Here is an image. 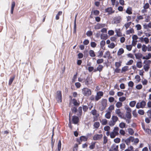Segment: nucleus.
<instances>
[{"mask_svg":"<svg viewBox=\"0 0 151 151\" xmlns=\"http://www.w3.org/2000/svg\"><path fill=\"white\" fill-rule=\"evenodd\" d=\"M128 86L131 87H133L134 86V83L132 81H129L128 83Z\"/></svg>","mask_w":151,"mask_h":151,"instance_id":"obj_48","label":"nucleus"},{"mask_svg":"<svg viewBox=\"0 0 151 151\" xmlns=\"http://www.w3.org/2000/svg\"><path fill=\"white\" fill-rule=\"evenodd\" d=\"M104 24H98L95 26L94 28L95 29H98L104 27Z\"/></svg>","mask_w":151,"mask_h":151,"instance_id":"obj_15","label":"nucleus"},{"mask_svg":"<svg viewBox=\"0 0 151 151\" xmlns=\"http://www.w3.org/2000/svg\"><path fill=\"white\" fill-rule=\"evenodd\" d=\"M1 133L3 135H5V136H6L7 134H9V130H6L4 131H2Z\"/></svg>","mask_w":151,"mask_h":151,"instance_id":"obj_36","label":"nucleus"},{"mask_svg":"<svg viewBox=\"0 0 151 151\" xmlns=\"http://www.w3.org/2000/svg\"><path fill=\"white\" fill-rule=\"evenodd\" d=\"M119 126L121 128L123 129L126 128V124L123 122H122L119 124Z\"/></svg>","mask_w":151,"mask_h":151,"instance_id":"obj_28","label":"nucleus"},{"mask_svg":"<svg viewBox=\"0 0 151 151\" xmlns=\"http://www.w3.org/2000/svg\"><path fill=\"white\" fill-rule=\"evenodd\" d=\"M61 141L60 140H59L58 145V151H60L61 148Z\"/></svg>","mask_w":151,"mask_h":151,"instance_id":"obj_42","label":"nucleus"},{"mask_svg":"<svg viewBox=\"0 0 151 151\" xmlns=\"http://www.w3.org/2000/svg\"><path fill=\"white\" fill-rule=\"evenodd\" d=\"M107 37V35L106 34H102L101 35V39H106Z\"/></svg>","mask_w":151,"mask_h":151,"instance_id":"obj_31","label":"nucleus"},{"mask_svg":"<svg viewBox=\"0 0 151 151\" xmlns=\"http://www.w3.org/2000/svg\"><path fill=\"white\" fill-rule=\"evenodd\" d=\"M120 148L122 150H124L125 147L126 145L125 144L122 143L120 145Z\"/></svg>","mask_w":151,"mask_h":151,"instance_id":"obj_52","label":"nucleus"},{"mask_svg":"<svg viewBox=\"0 0 151 151\" xmlns=\"http://www.w3.org/2000/svg\"><path fill=\"white\" fill-rule=\"evenodd\" d=\"M122 62L119 61L118 62H116L115 63V65L116 68H119L121 65Z\"/></svg>","mask_w":151,"mask_h":151,"instance_id":"obj_34","label":"nucleus"},{"mask_svg":"<svg viewBox=\"0 0 151 151\" xmlns=\"http://www.w3.org/2000/svg\"><path fill=\"white\" fill-rule=\"evenodd\" d=\"M128 131L129 133L131 135L132 134L134 133V131L132 129L129 128L128 129Z\"/></svg>","mask_w":151,"mask_h":151,"instance_id":"obj_61","label":"nucleus"},{"mask_svg":"<svg viewBox=\"0 0 151 151\" xmlns=\"http://www.w3.org/2000/svg\"><path fill=\"white\" fill-rule=\"evenodd\" d=\"M151 58V53H148L145 56L143 57V59L148 60Z\"/></svg>","mask_w":151,"mask_h":151,"instance_id":"obj_19","label":"nucleus"},{"mask_svg":"<svg viewBox=\"0 0 151 151\" xmlns=\"http://www.w3.org/2000/svg\"><path fill=\"white\" fill-rule=\"evenodd\" d=\"M126 12L129 14H132V8L130 7H128L127 9Z\"/></svg>","mask_w":151,"mask_h":151,"instance_id":"obj_18","label":"nucleus"},{"mask_svg":"<svg viewBox=\"0 0 151 151\" xmlns=\"http://www.w3.org/2000/svg\"><path fill=\"white\" fill-rule=\"evenodd\" d=\"M137 67L139 68H142V63L141 62H137L136 64Z\"/></svg>","mask_w":151,"mask_h":151,"instance_id":"obj_43","label":"nucleus"},{"mask_svg":"<svg viewBox=\"0 0 151 151\" xmlns=\"http://www.w3.org/2000/svg\"><path fill=\"white\" fill-rule=\"evenodd\" d=\"M118 118L116 116H112L111 118V120L112 122L111 123H110L109 125L111 126H113L114 125L116 122L117 121Z\"/></svg>","mask_w":151,"mask_h":151,"instance_id":"obj_8","label":"nucleus"},{"mask_svg":"<svg viewBox=\"0 0 151 151\" xmlns=\"http://www.w3.org/2000/svg\"><path fill=\"white\" fill-rule=\"evenodd\" d=\"M71 103H72L74 106H78L79 105V103L75 99H73L71 100L70 102Z\"/></svg>","mask_w":151,"mask_h":151,"instance_id":"obj_16","label":"nucleus"},{"mask_svg":"<svg viewBox=\"0 0 151 151\" xmlns=\"http://www.w3.org/2000/svg\"><path fill=\"white\" fill-rule=\"evenodd\" d=\"M108 33L110 36H112L114 35V32L113 30H111L108 31Z\"/></svg>","mask_w":151,"mask_h":151,"instance_id":"obj_46","label":"nucleus"},{"mask_svg":"<svg viewBox=\"0 0 151 151\" xmlns=\"http://www.w3.org/2000/svg\"><path fill=\"white\" fill-rule=\"evenodd\" d=\"M119 128L118 127H115L114 128V129L112 132H111L110 134V137L111 138H114L116 136L118 135L119 134Z\"/></svg>","mask_w":151,"mask_h":151,"instance_id":"obj_2","label":"nucleus"},{"mask_svg":"<svg viewBox=\"0 0 151 151\" xmlns=\"http://www.w3.org/2000/svg\"><path fill=\"white\" fill-rule=\"evenodd\" d=\"M105 44V42L104 40H102L100 43L101 47V48L103 49Z\"/></svg>","mask_w":151,"mask_h":151,"instance_id":"obj_37","label":"nucleus"},{"mask_svg":"<svg viewBox=\"0 0 151 151\" xmlns=\"http://www.w3.org/2000/svg\"><path fill=\"white\" fill-rule=\"evenodd\" d=\"M137 28V30H139L141 29L142 27L140 25L137 24L135 26Z\"/></svg>","mask_w":151,"mask_h":151,"instance_id":"obj_63","label":"nucleus"},{"mask_svg":"<svg viewBox=\"0 0 151 151\" xmlns=\"http://www.w3.org/2000/svg\"><path fill=\"white\" fill-rule=\"evenodd\" d=\"M114 106L113 105H110L108 108V111L111 112L112 111L114 110Z\"/></svg>","mask_w":151,"mask_h":151,"instance_id":"obj_24","label":"nucleus"},{"mask_svg":"<svg viewBox=\"0 0 151 151\" xmlns=\"http://www.w3.org/2000/svg\"><path fill=\"white\" fill-rule=\"evenodd\" d=\"M115 112L116 114L119 117L122 118H123V114L121 112L120 109H116L115 110Z\"/></svg>","mask_w":151,"mask_h":151,"instance_id":"obj_9","label":"nucleus"},{"mask_svg":"<svg viewBox=\"0 0 151 151\" xmlns=\"http://www.w3.org/2000/svg\"><path fill=\"white\" fill-rule=\"evenodd\" d=\"M111 112L107 111L105 115V117L107 119H109L111 116Z\"/></svg>","mask_w":151,"mask_h":151,"instance_id":"obj_22","label":"nucleus"},{"mask_svg":"<svg viewBox=\"0 0 151 151\" xmlns=\"http://www.w3.org/2000/svg\"><path fill=\"white\" fill-rule=\"evenodd\" d=\"M115 105L117 108H119L122 106V104L121 102H118Z\"/></svg>","mask_w":151,"mask_h":151,"instance_id":"obj_30","label":"nucleus"},{"mask_svg":"<svg viewBox=\"0 0 151 151\" xmlns=\"http://www.w3.org/2000/svg\"><path fill=\"white\" fill-rule=\"evenodd\" d=\"M89 53L90 56L91 57H94L96 55L94 52L93 50H90Z\"/></svg>","mask_w":151,"mask_h":151,"instance_id":"obj_35","label":"nucleus"},{"mask_svg":"<svg viewBox=\"0 0 151 151\" xmlns=\"http://www.w3.org/2000/svg\"><path fill=\"white\" fill-rule=\"evenodd\" d=\"M124 52V50L122 48H121L119 49L117 53V55L119 56L123 54Z\"/></svg>","mask_w":151,"mask_h":151,"instance_id":"obj_20","label":"nucleus"},{"mask_svg":"<svg viewBox=\"0 0 151 151\" xmlns=\"http://www.w3.org/2000/svg\"><path fill=\"white\" fill-rule=\"evenodd\" d=\"M82 93L86 96H89L91 95V91L89 89L85 88L82 89Z\"/></svg>","mask_w":151,"mask_h":151,"instance_id":"obj_4","label":"nucleus"},{"mask_svg":"<svg viewBox=\"0 0 151 151\" xmlns=\"http://www.w3.org/2000/svg\"><path fill=\"white\" fill-rule=\"evenodd\" d=\"M132 47V45H126L127 49L129 51H131V50Z\"/></svg>","mask_w":151,"mask_h":151,"instance_id":"obj_41","label":"nucleus"},{"mask_svg":"<svg viewBox=\"0 0 151 151\" xmlns=\"http://www.w3.org/2000/svg\"><path fill=\"white\" fill-rule=\"evenodd\" d=\"M103 93L101 91H99L97 93L95 97V100L98 101L99 99L101 97L103 96Z\"/></svg>","mask_w":151,"mask_h":151,"instance_id":"obj_10","label":"nucleus"},{"mask_svg":"<svg viewBox=\"0 0 151 151\" xmlns=\"http://www.w3.org/2000/svg\"><path fill=\"white\" fill-rule=\"evenodd\" d=\"M103 137L102 134H95L93 137V139L94 140H98L101 139Z\"/></svg>","mask_w":151,"mask_h":151,"instance_id":"obj_12","label":"nucleus"},{"mask_svg":"<svg viewBox=\"0 0 151 151\" xmlns=\"http://www.w3.org/2000/svg\"><path fill=\"white\" fill-rule=\"evenodd\" d=\"M140 39L142 41H144L145 43L146 44L148 43L149 42V39L145 37L143 38V37H141Z\"/></svg>","mask_w":151,"mask_h":151,"instance_id":"obj_23","label":"nucleus"},{"mask_svg":"<svg viewBox=\"0 0 151 151\" xmlns=\"http://www.w3.org/2000/svg\"><path fill=\"white\" fill-rule=\"evenodd\" d=\"M100 125V123L98 122H97L94 123L93 126L95 128H98Z\"/></svg>","mask_w":151,"mask_h":151,"instance_id":"obj_33","label":"nucleus"},{"mask_svg":"<svg viewBox=\"0 0 151 151\" xmlns=\"http://www.w3.org/2000/svg\"><path fill=\"white\" fill-rule=\"evenodd\" d=\"M87 138L85 136H82L80 137V139L81 141H86L87 140Z\"/></svg>","mask_w":151,"mask_h":151,"instance_id":"obj_40","label":"nucleus"},{"mask_svg":"<svg viewBox=\"0 0 151 151\" xmlns=\"http://www.w3.org/2000/svg\"><path fill=\"white\" fill-rule=\"evenodd\" d=\"M127 57L129 58L134 59V58L133 55L131 53H129L127 54Z\"/></svg>","mask_w":151,"mask_h":151,"instance_id":"obj_53","label":"nucleus"},{"mask_svg":"<svg viewBox=\"0 0 151 151\" xmlns=\"http://www.w3.org/2000/svg\"><path fill=\"white\" fill-rule=\"evenodd\" d=\"M84 82L86 85L91 84L93 83L91 78L89 77H88L86 80L84 81Z\"/></svg>","mask_w":151,"mask_h":151,"instance_id":"obj_11","label":"nucleus"},{"mask_svg":"<svg viewBox=\"0 0 151 151\" xmlns=\"http://www.w3.org/2000/svg\"><path fill=\"white\" fill-rule=\"evenodd\" d=\"M56 99L59 102H61L62 101V96L61 92L58 91L56 93Z\"/></svg>","mask_w":151,"mask_h":151,"instance_id":"obj_7","label":"nucleus"},{"mask_svg":"<svg viewBox=\"0 0 151 151\" xmlns=\"http://www.w3.org/2000/svg\"><path fill=\"white\" fill-rule=\"evenodd\" d=\"M135 79L138 82H139L141 80L140 77L138 75H137L135 77Z\"/></svg>","mask_w":151,"mask_h":151,"instance_id":"obj_50","label":"nucleus"},{"mask_svg":"<svg viewBox=\"0 0 151 151\" xmlns=\"http://www.w3.org/2000/svg\"><path fill=\"white\" fill-rule=\"evenodd\" d=\"M73 123L75 124H77L78 121V117L76 116H74L73 117Z\"/></svg>","mask_w":151,"mask_h":151,"instance_id":"obj_21","label":"nucleus"},{"mask_svg":"<svg viewBox=\"0 0 151 151\" xmlns=\"http://www.w3.org/2000/svg\"><path fill=\"white\" fill-rule=\"evenodd\" d=\"M15 2L12 1L10 10V13L12 15V16L13 19L17 20L19 19V14L18 12L14 11V8L15 5Z\"/></svg>","mask_w":151,"mask_h":151,"instance_id":"obj_1","label":"nucleus"},{"mask_svg":"<svg viewBox=\"0 0 151 151\" xmlns=\"http://www.w3.org/2000/svg\"><path fill=\"white\" fill-rule=\"evenodd\" d=\"M143 27L145 29L151 28V23H149L148 24H144L143 25Z\"/></svg>","mask_w":151,"mask_h":151,"instance_id":"obj_26","label":"nucleus"},{"mask_svg":"<svg viewBox=\"0 0 151 151\" xmlns=\"http://www.w3.org/2000/svg\"><path fill=\"white\" fill-rule=\"evenodd\" d=\"M138 112L139 114L141 115H143L144 114V111L142 109L139 110L138 111Z\"/></svg>","mask_w":151,"mask_h":151,"instance_id":"obj_57","label":"nucleus"},{"mask_svg":"<svg viewBox=\"0 0 151 151\" xmlns=\"http://www.w3.org/2000/svg\"><path fill=\"white\" fill-rule=\"evenodd\" d=\"M125 109L126 110V113H131L132 111L131 109L128 106H127L124 107Z\"/></svg>","mask_w":151,"mask_h":151,"instance_id":"obj_25","label":"nucleus"},{"mask_svg":"<svg viewBox=\"0 0 151 151\" xmlns=\"http://www.w3.org/2000/svg\"><path fill=\"white\" fill-rule=\"evenodd\" d=\"M142 85L140 84H138L136 86V88L138 90L141 89L142 88Z\"/></svg>","mask_w":151,"mask_h":151,"instance_id":"obj_47","label":"nucleus"},{"mask_svg":"<svg viewBox=\"0 0 151 151\" xmlns=\"http://www.w3.org/2000/svg\"><path fill=\"white\" fill-rule=\"evenodd\" d=\"M126 99V98L124 96H122L121 97H120L119 98V101L121 102H123Z\"/></svg>","mask_w":151,"mask_h":151,"instance_id":"obj_55","label":"nucleus"},{"mask_svg":"<svg viewBox=\"0 0 151 151\" xmlns=\"http://www.w3.org/2000/svg\"><path fill=\"white\" fill-rule=\"evenodd\" d=\"M136 104V101H131L130 102L129 105L130 106L132 107H134Z\"/></svg>","mask_w":151,"mask_h":151,"instance_id":"obj_29","label":"nucleus"},{"mask_svg":"<svg viewBox=\"0 0 151 151\" xmlns=\"http://www.w3.org/2000/svg\"><path fill=\"white\" fill-rule=\"evenodd\" d=\"M132 40L137 41V39H138L137 36L136 35H133L132 36Z\"/></svg>","mask_w":151,"mask_h":151,"instance_id":"obj_49","label":"nucleus"},{"mask_svg":"<svg viewBox=\"0 0 151 151\" xmlns=\"http://www.w3.org/2000/svg\"><path fill=\"white\" fill-rule=\"evenodd\" d=\"M128 70V67L127 66H124L122 68V72H124Z\"/></svg>","mask_w":151,"mask_h":151,"instance_id":"obj_51","label":"nucleus"},{"mask_svg":"<svg viewBox=\"0 0 151 151\" xmlns=\"http://www.w3.org/2000/svg\"><path fill=\"white\" fill-rule=\"evenodd\" d=\"M150 60H145L144 61V63L145 64L143 66V68L145 71H148L150 68V65L151 63Z\"/></svg>","mask_w":151,"mask_h":151,"instance_id":"obj_5","label":"nucleus"},{"mask_svg":"<svg viewBox=\"0 0 151 151\" xmlns=\"http://www.w3.org/2000/svg\"><path fill=\"white\" fill-rule=\"evenodd\" d=\"M110 40L112 41L116 42V37L115 36L111 37L110 38Z\"/></svg>","mask_w":151,"mask_h":151,"instance_id":"obj_62","label":"nucleus"},{"mask_svg":"<svg viewBox=\"0 0 151 151\" xmlns=\"http://www.w3.org/2000/svg\"><path fill=\"white\" fill-rule=\"evenodd\" d=\"M146 105V102L143 101L140 102H138L136 105V108L137 109L144 108Z\"/></svg>","mask_w":151,"mask_h":151,"instance_id":"obj_6","label":"nucleus"},{"mask_svg":"<svg viewBox=\"0 0 151 151\" xmlns=\"http://www.w3.org/2000/svg\"><path fill=\"white\" fill-rule=\"evenodd\" d=\"M147 47L145 45H143L142 46V51L146 52L147 50Z\"/></svg>","mask_w":151,"mask_h":151,"instance_id":"obj_58","label":"nucleus"},{"mask_svg":"<svg viewBox=\"0 0 151 151\" xmlns=\"http://www.w3.org/2000/svg\"><path fill=\"white\" fill-rule=\"evenodd\" d=\"M101 123L103 125H105L107 123V121L106 119H103L101 122Z\"/></svg>","mask_w":151,"mask_h":151,"instance_id":"obj_38","label":"nucleus"},{"mask_svg":"<svg viewBox=\"0 0 151 151\" xmlns=\"http://www.w3.org/2000/svg\"><path fill=\"white\" fill-rule=\"evenodd\" d=\"M15 77V76L14 75L13 76H11L9 80L8 85L9 86L11 85L12 83L13 82L14 79Z\"/></svg>","mask_w":151,"mask_h":151,"instance_id":"obj_14","label":"nucleus"},{"mask_svg":"<svg viewBox=\"0 0 151 151\" xmlns=\"http://www.w3.org/2000/svg\"><path fill=\"white\" fill-rule=\"evenodd\" d=\"M106 12H108L109 14H110L113 13L112 12V8L111 7H109L105 9Z\"/></svg>","mask_w":151,"mask_h":151,"instance_id":"obj_32","label":"nucleus"},{"mask_svg":"<svg viewBox=\"0 0 151 151\" xmlns=\"http://www.w3.org/2000/svg\"><path fill=\"white\" fill-rule=\"evenodd\" d=\"M114 101V98L112 97H110L109 98V101L110 103L113 102Z\"/></svg>","mask_w":151,"mask_h":151,"instance_id":"obj_56","label":"nucleus"},{"mask_svg":"<svg viewBox=\"0 0 151 151\" xmlns=\"http://www.w3.org/2000/svg\"><path fill=\"white\" fill-rule=\"evenodd\" d=\"M114 141L116 143H119L120 141V139L119 138H116L114 139Z\"/></svg>","mask_w":151,"mask_h":151,"instance_id":"obj_60","label":"nucleus"},{"mask_svg":"<svg viewBox=\"0 0 151 151\" xmlns=\"http://www.w3.org/2000/svg\"><path fill=\"white\" fill-rule=\"evenodd\" d=\"M134 30L132 28H131L129 30L127 31L126 33L127 34H129L130 33H134Z\"/></svg>","mask_w":151,"mask_h":151,"instance_id":"obj_45","label":"nucleus"},{"mask_svg":"<svg viewBox=\"0 0 151 151\" xmlns=\"http://www.w3.org/2000/svg\"><path fill=\"white\" fill-rule=\"evenodd\" d=\"M110 129V127L109 126H106L104 127V129L105 131H109Z\"/></svg>","mask_w":151,"mask_h":151,"instance_id":"obj_64","label":"nucleus"},{"mask_svg":"<svg viewBox=\"0 0 151 151\" xmlns=\"http://www.w3.org/2000/svg\"><path fill=\"white\" fill-rule=\"evenodd\" d=\"M103 68V66L102 65H99L97 67V69H95L94 70V71L96 72L97 71H99L100 72L102 70Z\"/></svg>","mask_w":151,"mask_h":151,"instance_id":"obj_17","label":"nucleus"},{"mask_svg":"<svg viewBox=\"0 0 151 151\" xmlns=\"http://www.w3.org/2000/svg\"><path fill=\"white\" fill-rule=\"evenodd\" d=\"M115 47V45L114 43L112 42L108 46V47L111 49H113Z\"/></svg>","mask_w":151,"mask_h":151,"instance_id":"obj_39","label":"nucleus"},{"mask_svg":"<svg viewBox=\"0 0 151 151\" xmlns=\"http://www.w3.org/2000/svg\"><path fill=\"white\" fill-rule=\"evenodd\" d=\"M122 17L120 16L115 17L114 19V23L117 24L119 23L122 20Z\"/></svg>","mask_w":151,"mask_h":151,"instance_id":"obj_13","label":"nucleus"},{"mask_svg":"<svg viewBox=\"0 0 151 151\" xmlns=\"http://www.w3.org/2000/svg\"><path fill=\"white\" fill-rule=\"evenodd\" d=\"M136 58L137 59H139L141 58H142V55L140 53H136L135 54Z\"/></svg>","mask_w":151,"mask_h":151,"instance_id":"obj_27","label":"nucleus"},{"mask_svg":"<svg viewBox=\"0 0 151 151\" xmlns=\"http://www.w3.org/2000/svg\"><path fill=\"white\" fill-rule=\"evenodd\" d=\"M126 116L128 119H131V113H127Z\"/></svg>","mask_w":151,"mask_h":151,"instance_id":"obj_59","label":"nucleus"},{"mask_svg":"<svg viewBox=\"0 0 151 151\" xmlns=\"http://www.w3.org/2000/svg\"><path fill=\"white\" fill-rule=\"evenodd\" d=\"M110 55V52L109 51H107L105 53L103 57L106 58L109 57Z\"/></svg>","mask_w":151,"mask_h":151,"instance_id":"obj_44","label":"nucleus"},{"mask_svg":"<svg viewBox=\"0 0 151 151\" xmlns=\"http://www.w3.org/2000/svg\"><path fill=\"white\" fill-rule=\"evenodd\" d=\"M93 33L92 32H91V31H88L86 33V35L88 36H91L92 35Z\"/></svg>","mask_w":151,"mask_h":151,"instance_id":"obj_54","label":"nucleus"},{"mask_svg":"<svg viewBox=\"0 0 151 151\" xmlns=\"http://www.w3.org/2000/svg\"><path fill=\"white\" fill-rule=\"evenodd\" d=\"M107 101L106 99H103L101 101L99 109L101 111L104 110L107 106Z\"/></svg>","mask_w":151,"mask_h":151,"instance_id":"obj_3","label":"nucleus"}]
</instances>
